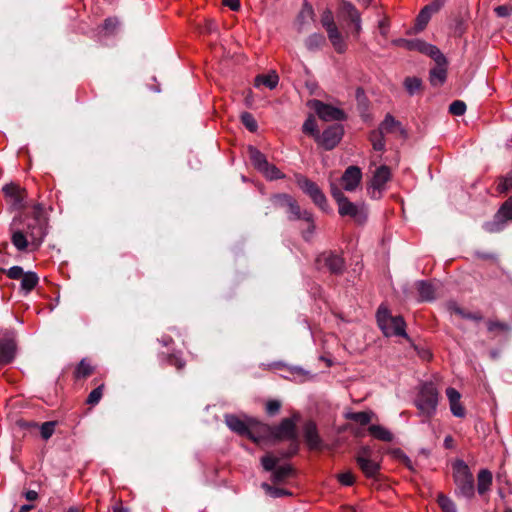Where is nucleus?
<instances>
[{"instance_id":"obj_35","label":"nucleus","mask_w":512,"mask_h":512,"mask_svg":"<svg viewBox=\"0 0 512 512\" xmlns=\"http://www.w3.org/2000/svg\"><path fill=\"white\" fill-rule=\"evenodd\" d=\"M339 10L340 14L349 21H351L352 18L360 14L359 11L351 2L345 0L341 1Z\"/></svg>"},{"instance_id":"obj_15","label":"nucleus","mask_w":512,"mask_h":512,"mask_svg":"<svg viewBox=\"0 0 512 512\" xmlns=\"http://www.w3.org/2000/svg\"><path fill=\"white\" fill-rule=\"evenodd\" d=\"M431 58L436 63V66L429 72L430 83L435 87L441 86L447 78V58L440 50H438Z\"/></svg>"},{"instance_id":"obj_16","label":"nucleus","mask_w":512,"mask_h":512,"mask_svg":"<svg viewBox=\"0 0 512 512\" xmlns=\"http://www.w3.org/2000/svg\"><path fill=\"white\" fill-rule=\"evenodd\" d=\"M311 107L315 110L319 118L324 121H340L346 118L345 113L341 109L325 104L320 100L311 101Z\"/></svg>"},{"instance_id":"obj_22","label":"nucleus","mask_w":512,"mask_h":512,"mask_svg":"<svg viewBox=\"0 0 512 512\" xmlns=\"http://www.w3.org/2000/svg\"><path fill=\"white\" fill-rule=\"evenodd\" d=\"M304 438L307 443V445L311 449H317L319 448L321 444V439L319 437L316 424L312 421H308L304 425Z\"/></svg>"},{"instance_id":"obj_55","label":"nucleus","mask_w":512,"mask_h":512,"mask_svg":"<svg viewBox=\"0 0 512 512\" xmlns=\"http://www.w3.org/2000/svg\"><path fill=\"white\" fill-rule=\"evenodd\" d=\"M487 328L490 332L499 330V331H506L508 330V326L505 323L498 322V321H489L487 324Z\"/></svg>"},{"instance_id":"obj_48","label":"nucleus","mask_w":512,"mask_h":512,"mask_svg":"<svg viewBox=\"0 0 512 512\" xmlns=\"http://www.w3.org/2000/svg\"><path fill=\"white\" fill-rule=\"evenodd\" d=\"M102 390H103V385L98 386L97 388L93 389L90 392V394L88 395L87 403L91 404V405L97 404L102 397Z\"/></svg>"},{"instance_id":"obj_36","label":"nucleus","mask_w":512,"mask_h":512,"mask_svg":"<svg viewBox=\"0 0 512 512\" xmlns=\"http://www.w3.org/2000/svg\"><path fill=\"white\" fill-rule=\"evenodd\" d=\"M431 16L432 14L423 7L416 18V23L414 27L415 32H421L422 30H424V28L430 21Z\"/></svg>"},{"instance_id":"obj_21","label":"nucleus","mask_w":512,"mask_h":512,"mask_svg":"<svg viewBox=\"0 0 512 512\" xmlns=\"http://www.w3.org/2000/svg\"><path fill=\"white\" fill-rule=\"evenodd\" d=\"M446 396L449 400L450 410L452 414L456 417H464L465 409L460 403V393L455 388L449 387L446 389Z\"/></svg>"},{"instance_id":"obj_18","label":"nucleus","mask_w":512,"mask_h":512,"mask_svg":"<svg viewBox=\"0 0 512 512\" xmlns=\"http://www.w3.org/2000/svg\"><path fill=\"white\" fill-rule=\"evenodd\" d=\"M318 268L325 266L331 273L340 274L344 270V260L332 252H324L316 259Z\"/></svg>"},{"instance_id":"obj_33","label":"nucleus","mask_w":512,"mask_h":512,"mask_svg":"<svg viewBox=\"0 0 512 512\" xmlns=\"http://www.w3.org/2000/svg\"><path fill=\"white\" fill-rule=\"evenodd\" d=\"M373 415L374 414L372 412L366 411L349 412L346 414V418L356 423H359L360 425H367L368 423H370Z\"/></svg>"},{"instance_id":"obj_41","label":"nucleus","mask_w":512,"mask_h":512,"mask_svg":"<svg viewBox=\"0 0 512 512\" xmlns=\"http://www.w3.org/2000/svg\"><path fill=\"white\" fill-rule=\"evenodd\" d=\"M241 122L243 125L250 131L255 132L258 128L257 121L253 117V115L249 112H243L240 115Z\"/></svg>"},{"instance_id":"obj_8","label":"nucleus","mask_w":512,"mask_h":512,"mask_svg":"<svg viewBox=\"0 0 512 512\" xmlns=\"http://www.w3.org/2000/svg\"><path fill=\"white\" fill-rule=\"evenodd\" d=\"M321 24L325 28L334 49L338 53H344L347 49V45L334 22V17L330 9H325L323 11L321 15Z\"/></svg>"},{"instance_id":"obj_4","label":"nucleus","mask_w":512,"mask_h":512,"mask_svg":"<svg viewBox=\"0 0 512 512\" xmlns=\"http://www.w3.org/2000/svg\"><path fill=\"white\" fill-rule=\"evenodd\" d=\"M224 419L231 431L259 443L258 425H261L260 421L248 416L241 418L235 414H226Z\"/></svg>"},{"instance_id":"obj_58","label":"nucleus","mask_w":512,"mask_h":512,"mask_svg":"<svg viewBox=\"0 0 512 512\" xmlns=\"http://www.w3.org/2000/svg\"><path fill=\"white\" fill-rule=\"evenodd\" d=\"M448 310L451 312V313H455L459 316H461L462 318H466V312L460 308L455 302H450L448 304Z\"/></svg>"},{"instance_id":"obj_47","label":"nucleus","mask_w":512,"mask_h":512,"mask_svg":"<svg viewBox=\"0 0 512 512\" xmlns=\"http://www.w3.org/2000/svg\"><path fill=\"white\" fill-rule=\"evenodd\" d=\"M394 455L397 459L403 463L410 471H415L412 460L400 449L394 451Z\"/></svg>"},{"instance_id":"obj_23","label":"nucleus","mask_w":512,"mask_h":512,"mask_svg":"<svg viewBox=\"0 0 512 512\" xmlns=\"http://www.w3.org/2000/svg\"><path fill=\"white\" fill-rule=\"evenodd\" d=\"M15 348L13 340L0 339V365H6L14 359Z\"/></svg>"},{"instance_id":"obj_59","label":"nucleus","mask_w":512,"mask_h":512,"mask_svg":"<svg viewBox=\"0 0 512 512\" xmlns=\"http://www.w3.org/2000/svg\"><path fill=\"white\" fill-rule=\"evenodd\" d=\"M448 310L451 312V313H455L459 316H461L462 318H466V312L460 308L455 302H450L448 304Z\"/></svg>"},{"instance_id":"obj_2","label":"nucleus","mask_w":512,"mask_h":512,"mask_svg":"<svg viewBox=\"0 0 512 512\" xmlns=\"http://www.w3.org/2000/svg\"><path fill=\"white\" fill-rule=\"evenodd\" d=\"M259 442L268 439L274 441L297 440L296 424L292 418H284L279 425L270 426L262 423L258 425Z\"/></svg>"},{"instance_id":"obj_19","label":"nucleus","mask_w":512,"mask_h":512,"mask_svg":"<svg viewBox=\"0 0 512 512\" xmlns=\"http://www.w3.org/2000/svg\"><path fill=\"white\" fill-rule=\"evenodd\" d=\"M362 171L358 166H349L341 177V184L345 191L353 192L360 185Z\"/></svg>"},{"instance_id":"obj_61","label":"nucleus","mask_w":512,"mask_h":512,"mask_svg":"<svg viewBox=\"0 0 512 512\" xmlns=\"http://www.w3.org/2000/svg\"><path fill=\"white\" fill-rule=\"evenodd\" d=\"M117 25L118 20L116 18H108L105 20L103 27L107 32L111 33L114 31Z\"/></svg>"},{"instance_id":"obj_51","label":"nucleus","mask_w":512,"mask_h":512,"mask_svg":"<svg viewBox=\"0 0 512 512\" xmlns=\"http://www.w3.org/2000/svg\"><path fill=\"white\" fill-rule=\"evenodd\" d=\"M445 2L446 0H433L430 4L424 6V8L433 15L444 6Z\"/></svg>"},{"instance_id":"obj_1","label":"nucleus","mask_w":512,"mask_h":512,"mask_svg":"<svg viewBox=\"0 0 512 512\" xmlns=\"http://www.w3.org/2000/svg\"><path fill=\"white\" fill-rule=\"evenodd\" d=\"M41 213L42 208L39 205L35 206L34 217L27 223L26 232L11 227V242L18 251H25L29 245L33 249H37L43 242L47 229L46 221ZM18 220H20V217H15L11 226H14Z\"/></svg>"},{"instance_id":"obj_31","label":"nucleus","mask_w":512,"mask_h":512,"mask_svg":"<svg viewBox=\"0 0 512 512\" xmlns=\"http://www.w3.org/2000/svg\"><path fill=\"white\" fill-rule=\"evenodd\" d=\"M249 156L253 166L259 172L268 163L266 156L255 147H249Z\"/></svg>"},{"instance_id":"obj_50","label":"nucleus","mask_w":512,"mask_h":512,"mask_svg":"<svg viewBox=\"0 0 512 512\" xmlns=\"http://www.w3.org/2000/svg\"><path fill=\"white\" fill-rule=\"evenodd\" d=\"M338 480L344 486H351L355 481L354 476L350 471L339 474Z\"/></svg>"},{"instance_id":"obj_54","label":"nucleus","mask_w":512,"mask_h":512,"mask_svg":"<svg viewBox=\"0 0 512 512\" xmlns=\"http://www.w3.org/2000/svg\"><path fill=\"white\" fill-rule=\"evenodd\" d=\"M24 274L25 273L20 266H12L7 273L8 277L11 279H21Z\"/></svg>"},{"instance_id":"obj_17","label":"nucleus","mask_w":512,"mask_h":512,"mask_svg":"<svg viewBox=\"0 0 512 512\" xmlns=\"http://www.w3.org/2000/svg\"><path fill=\"white\" fill-rule=\"evenodd\" d=\"M3 193L10 200L11 207L14 210H22L26 206V191L16 184H6L3 187Z\"/></svg>"},{"instance_id":"obj_42","label":"nucleus","mask_w":512,"mask_h":512,"mask_svg":"<svg viewBox=\"0 0 512 512\" xmlns=\"http://www.w3.org/2000/svg\"><path fill=\"white\" fill-rule=\"evenodd\" d=\"M438 504L443 512H457V508L454 502L443 494H439Z\"/></svg>"},{"instance_id":"obj_13","label":"nucleus","mask_w":512,"mask_h":512,"mask_svg":"<svg viewBox=\"0 0 512 512\" xmlns=\"http://www.w3.org/2000/svg\"><path fill=\"white\" fill-rule=\"evenodd\" d=\"M391 179V170L386 165H381L373 173L368 193L373 199H380L385 190L386 183Z\"/></svg>"},{"instance_id":"obj_44","label":"nucleus","mask_w":512,"mask_h":512,"mask_svg":"<svg viewBox=\"0 0 512 512\" xmlns=\"http://www.w3.org/2000/svg\"><path fill=\"white\" fill-rule=\"evenodd\" d=\"M93 371L92 366L86 359H82L76 368V376L77 377H86L90 375Z\"/></svg>"},{"instance_id":"obj_56","label":"nucleus","mask_w":512,"mask_h":512,"mask_svg":"<svg viewBox=\"0 0 512 512\" xmlns=\"http://www.w3.org/2000/svg\"><path fill=\"white\" fill-rule=\"evenodd\" d=\"M378 28H379V32H380L381 36L386 38L387 35H388V32H389V22H388V19L387 18H383V19L379 20Z\"/></svg>"},{"instance_id":"obj_6","label":"nucleus","mask_w":512,"mask_h":512,"mask_svg":"<svg viewBox=\"0 0 512 512\" xmlns=\"http://www.w3.org/2000/svg\"><path fill=\"white\" fill-rule=\"evenodd\" d=\"M377 323L383 334L387 337H407L405 321L401 316H392L389 310L381 305L377 310Z\"/></svg>"},{"instance_id":"obj_43","label":"nucleus","mask_w":512,"mask_h":512,"mask_svg":"<svg viewBox=\"0 0 512 512\" xmlns=\"http://www.w3.org/2000/svg\"><path fill=\"white\" fill-rule=\"evenodd\" d=\"M302 129L304 133L311 134L315 137V140L317 139V135H319V132L317 130V123L312 116L306 119Z\"/></svg>"},{"instance_id":"obj_53","label":"nucleus","mask_w":512,"mask_h":512,"mask_svg":"<svg viewBox=\"0 0 512 512\" xmlns=\"http://www.w3.org/2000/svg\"><path fill=\"white\" fill-rule=\"evenodd\" d=\"M494 12L498 17L505 18L512 14V7L508 5H499L494 8Z\"/></svg>"},{"instance_id":"obj_45","label":"nucleus","mask_w":512,"mask_h":512,"mask_svg":"<svg viewBox=\"0 0 512 512\" xmlns=\"http://www.w3.org/2000/svg\"><path fill=\"white\" fill-rule=\"evenodd\" d=\"M56 423L54 421L44 422L40 426L41 437L48 440L54 433Z\"/></svg>"},{"instance_id":"obj_10","label":"nucleus","mask_w":512,"mask_h":512,"mask_svg":"<svg viewBox=\"0 0 512 512\" xmlns=\"http://www.w3.org/2000/svg\"><path fill=\"white\" fill-rule=\"evenodd\" d=\"M508 222H512V196L502 204L493 220L483 224V229L489 233L500 232Z\"/></svg>"},{"instance_id":"obj_5","label":"nucleus","mask_w":512,"mask_h":512,"mask_svg":"<svg viewBox=\"0 0 512 512\" xmlns=\"http://www.w3.org/2000/svg\"><path fill=\"white\" fill-rule=\"evenodd\" d=\"M438 391L434 384L424 383L415 399V406L419 410V415L425 419L432 418L437 411Z\"/></svg>"},{"instance_id":"obj_57","label":"nucleus","mask_w":512,"mask_h":512,"mask_svg":"<svg viewBox=\"0 0 512 512\" xmlns=\"http://www.w3.org/2000/svg\"><path fill=\"white\" fill-rule=\"evenodd\" d=\"M448 310L451 312V313H455L459 316H461L462 318H466V312L460 308L455 302H450L448 304Z\"/></svg>"},{"instance_id":"obj_60","label":"nucleus","mask_w":512,"mask_h":512,"mask_svg":"<svg viewBox=\"0 0 512 512\" xmlns=\"http://www.w3.org/2000/svg\"><path fill=\"white\" fill-rule=\"evenodd\" d=\"M350 22L354 26L353 33L355 34L356 37H358L360 32H361V30H362V22H361L360 14L357 15L356 17L352 18V20Z\"/></svg>"},{"instance_id":"obj_52","label":"nucleus","mask_w":512,"mask_h":512,"mask_svg":"<svg viewBox=\"0 0 512 512\" xmlns=\"http://www.w3.org/2000/svg\"><path fill=\"white\" fill-rule=\"evenodd\" d=\"M281 403L278 400H270L266 404V412L269 415H275L279 412Z\"/></svg>"},{"instance_id":"obj_29","label":"nucleus","mask_w":512,"mask_h":512,"mask_svg":"<svg viewBox=\"0 0 512 512\" xmlns=\"http://www.w3.org/2000/svg\"><path fill=\"white\" fill-rule=\"evenodd\" d=\"M278 82H279L278 75L276 74L275 71H272L267 75H258L255 78L254 85L257 88L260 87L261 85H265L269 89H274L278 85Z\"/></svg>"},{"instance_id":"obj_12","label":"nucleus","mask_w":512,"mask_h":512,"mask_svg":"<svg viewBox=\"0 0 512 512\" xmlns=\"http://www.w3.org/2000/svg\"><path fill=\"white\" fill-rule=\"evenodd\" d=\"M296 183L320 209L327 210V199L316 183L302 175L296 176Z\"/></svg>"},{"instance_id":"obj_3","label":"nucleus","mask_w":512,"mask_h":512,"mask_svg":"<svg viewBox=\"0 0 512 512\" xmlns=\"http://www.w3.org/2000/svg\"><path fill=\"white\" fill-rule=\"evenodd\" d=\"M453 477L456 485L455 494L466 499L472 498L475 494L474 478L463 460L454 462Z\"/></svg>"},{"instance_id":"obj_38","label":"nucleus","mask_w":512,"mask_h":512,"mask_svg":"<svg viewBox=\"0 0 512 512\" xmlns=\"http://www.w3.org/2000/svg\"><path fill=\"white\" fill-rule=\"evenodd\" d=\"M261 487L265 492L273 498H279L283 496H290L292 493L286 489L271 486L267 483H262Z\"/></svg>"},{"instance_id":"obj_40","label":"nucleus","mask_w":512,"mask_h":512,"mask_svg":"<svg viewBox=\"0 0 512 512\" xmlns=\"http://www.w3.org/2000/svg\"><path fill=\"white\" fill-rule=\"evenodd\" d=\"M383 133L379 130L373 131L370 135V140L374 150L382 151L385 148V141L383 138Z\"/></svg>"},{"instance_id":"obj_11","label":"nucleus","mask_w":512,"mask_h":512,"mask_svg":"<svg viewBox=\"0 0 512 512\" xmlns=\"http://www.w3.org/2000/svg\"><path fill=\"white\" fill-rule=\"evenodd\" d=\"M278 462L279 458L271 454H266L261 458L263 469L272 472L271 479L275 483L282 482L293 474V469L290 465L285 464L277 467Z\"/></svg>"},{"instance_id":"obj_64","label":"nucleus","mask_w":512,"mask_h":512,"mask_svg":"<svg viewBox=\"0 0 512 512\" xmlns=\"http://www.w3.org/2000/svg\"><path fill=\"white\" fill-rule=\"evenodd\" d=\"M16 423L20 428H23V429H30V428H34L37 426L36 423L29 422V421H26L23 419L18 420Z\"/></svg>"},{"instance_id":"obj_24","label":"nucleus","mask_w":512,"mask_h":512,"mask_svg":"<svg viewBox=\"0 0 512 512\" xmlns=\"http://www.w3.org/2000/svg\"><path fill=\"white\" fill-rule=\"evenodd\" d=\"M379 131L383 134L399 132L401 135H405L406 131L402 127L401 123L397 121L391 114H387L384 120L380 123Z\"/></svg>"},{"instance_id":"obj_20","label":"nucleus","mask_w":512,"mask_h":512,"mask_svg":"<svg viewBox=\"0 0 512 512\" xmlns=\"http://www.w3.org/2000/svg\"><path fill=\"white\" fill-rule=\"evenodd\" d=\"M406 49L409 51H418L430 58L439 50L435 45L427 43L421 39H409Z\"/></svg>"},{"instance_id":"obj_26","label":"nucleus","mask_w":512,"mask_h":512,"mask_svg":"<svg viewBox=\"0 0 512 512\" xmlns=\"http://www.w3.org/2000/svg\"><path fill=\"white\" fill-rule=\"evenodd\" d=\"M368 432L370 435H372L374 438L384 441V442H392L394 439L393 434L385 427L381 425H370L368 427Z\"/></svg>"},{"instance_id":"obj_34","label":"nucleus","mask_w":512,"mask_h":512,"mask_svg":"<svg viewBox=\"0 0 512 512\" xmlns=\"http://www.w3.org/2000/svg\"><path fill=\"white\" fill-rule=\"evenodd\" d=\"M38 283V276L34 272H27L21 278V288L29 293Z\"/></svg>"},{"instance_id":"obj_30","label":"nucleus","mask_w":512,"mask_h":512,"mask_svg":"<svg viewBox=\"0 0 512 512\" xmlns=\"http://www.w3.org/2000/svg\"><path fill=\"white\" fill-rule=\"evenodd\" d=\"M416 285L421 301H432L435 299V290L431 283L418 281Z\"/></svg>"},{"instance_id":"obj_28","label":"nucleus","mask_w":512,"mask_h":512,"mask_svg":"<svg viewBox=\"0 0 512 512\" xmlns=\"http://www.w3.org/2000/svg\"><path fill=\"white\" fill-rule=\"evenodd\" d=\"M315 13L313 7L308 3L304 2L302 9L298 15L299 30H302L306 24L314 21Z\"/></svg>"},{"instance_id":"obj_14","label":"nucleus","mask_w":512,"mask_h":512,"mask_svg":"<svg viewBox=\"0 0 512 512\" xmlns=\"http://www.w3.org/2000/svg\"><path fill=\"white\" fill-rule=\"evenodd\" d=\"M343 134V126L340 124H333L325 129L322 134L317 135L316 141L325 150H332L341 141Z\"/></svg>"},{"instance_id":"obj_63","label":"nucleus","mask_w":512,"mask_h":512,"mask_svg":"<svg viewBox=\"0 0 512 512\" xmlns=\"http://www.w3.org/2000/svg\"><path fill=\"white\" fill-rule=\"evenodd\" d=\"M223 4L233 11H237L240 8L239 0H223Z\"/></svg>"},{"instance_id":"obj_9","label":"nucleus","mask_w":512,"mask_h":512,"mask_svg":"<svg viewBox=\"0 0 512 512\" xmlns=\"http://www.w3.org/2000/svg\"><path fill=\"white\" fill-rule=\"evenodd\" d=\"M331 195L338 204V212L341 216H350L358 222H362L363 215L358 206L344 196L342 190L334 183L330 184Z\"/></svg>"},{"instance_id":"obj_37","label":"nucleus","mask_w":512,"mask_h":512,"mask_svg":"<svg viewBox=\"0 0 512 512\" xmlns=\"http://www.w3.org/2000/svg\"><path fill=\"white\" fill-rule=\"evenodd\" d=\"M260 172L269 180L281 179L284 177L282 172L273 164L269 162L264 166Z\"/></svg>"},{"instance_id":"obj_39","label":"nucleus","mask_w":512,"mask_h":512,"mask_svg":"<svg viewBox=\"0 0 512 512\" xmlns=\"http://www.w3.org/2000/svg\"><path fill=\"white\" fill-rule=\"evenodd\" d=\"M421 80L417 77H407L404 80V86L409 93V95H414L421 88Z\"/></svg>"},{"instance_id":"obj_46","label":"nucleus","mask_w":512,"mask_h":512,"mask_svg":"<svg viewBox=\"0 0 512 512\" xmlns=\"http://www.w3.org/2000/svg\"><path fill=\"white\" fill-rule=\"evenodd\" d=\"M466 111V104L463 101L455 100L449 106V112L455 116H461Z\"/></svg>"},{"instance_id":"obj_32","label":"nucleus","mask_w":512,"mask_h":512,"mask_svg":"<svg viewBox=\"0 0 512 512\" xmlns=\"http://www.w3.org/2000/svg\"><path fill=\"white\" fill-rule=\"evenodd\" d=\"M325 43V37L320 33H313L305 40V46L310 51L319 50Z\"/></svg>"},{"instance_id":"obj_27","label":"nucleus","mask_w":512,"mask_h":512,"mask_svg":"<svg viewBox=\"0 0 512 512\" xmlns=\"http://www.w3.org/2000/svg\"><path fill=\"white\" fill-rule=\"evenodd\" d=\"M477 489L479 494L486 493L492 484V473L487 469L479 471L477 476Z\"/></svg>"},{"instance_id":"obj_25","label":"nucleus","mask_w":512,"mask_h":512,"mask_svg":"<svg viewBox=\"0 0 512 512\" xmlns=\"http://www.w3.org/2000/svg\"><path fill=\"white\" fill-rule=\"evenodd\" d=\"M356 462L365 476L369 478L376 476L380 469V465L378 463L371 460L370 458H365L364 456H357Z\"/></svg>"},{"instance_id":"obj_49","label":"nucleus","mask_w":512,"mask_h":512,"mask_svg":"<svg viewBox=\"0 0 512 512\" xmlns=\"http://www.w3.org/2000/svg\"><path fill=\"white\" fill-rule=\"evenodd\" d=\"M510 189H512V171L503 177L498 184V190L500 192H507Z\"/></svg>"},{"instance_id":"obj_62","label":"nucleus","mask_w":512,"mask_h":512,"mask_svg":"<svg viewBox=\"0 0 512 512\" xmlns=\"http://www.w3.org/2000/svg\"><path fill=\"white\" fill-rule=\"evenodd\" d=\"M169 363L174 365L178 370H181L185 366V362L176 355H171L169 357Z\"/></svg>"},{"instance_id":"obj_7","label":"nucleus","mask_w":512,"mask_h":512,"mask_svg":"<svg viewBox=\"0 0 512 512\" xmlns=\"http://www.w3.org/2000/svg\"><path fill=\"white\" fill-rule=\"evenodd\" d=\"M273 202L276 206L287 208L288 218L290 220L303 219L310 224L309 232L312 233L314 230L313 216L308 211H301L299 205L293 197L287 194H279L273 198Z\"/></svg>"}]
</instances>
